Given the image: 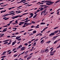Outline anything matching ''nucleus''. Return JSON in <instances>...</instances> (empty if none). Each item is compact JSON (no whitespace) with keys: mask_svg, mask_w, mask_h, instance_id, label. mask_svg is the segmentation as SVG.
I'll list each match as a JSON object with an SVG mask.
<instances>
[{"mask_svg":"<svg viewBox=\"0 0 60 60\" xmlns=\"http://www.w3.org/2000/svg\"><path fill=\"white\" fill-rule=\"evenodd\" d=\"M48 2V3H46V5H51V4H52L53 3H54V2H52L51 1H49V0H46L45 2L43 3H47Z\"/></svg>","mask_w":60,"mask_h":60,"instance_id":"nucleus-1","label":"nucleus"},{"mask_svg":"<svg viewBox=\"0 0 60 60\" xmlns=\"http://www.w3.org/2000/svg\"><path fill=\"white\" fill-rule=\"evenodd\" d=\"M10 40L9 39H8L6 40H4L3 41V42H5L4 43V44H7L8 42V41H9Z\"/></svg>","mask_w":60,"mask_h":60,"instance_id":"nucleus-2","label":"nucleus"},{"mask_svg":"<svg viewBox=\"0 0 60 60\" xmlns=\"http://www.w3.org/2000/svg\"><path fill=\"white\" fill-rule=\"evenodd\" d=\"M20 23H19V26H20L21 25H23L24 24V22H20Z\"/></svg>","mask_w":60,"mask_h":60,"instance_id":"nucleus-3","label":"nucleus"},{"mask_svg":"<svg viewBox=\"0 0 60 60\" xmlns=\"http://www.w3.org/2000/svg\"><path fill=\"white\" fill-rule=\"evenodd\" d=\"M55 34L54 33V32L53 33H51V34H49V36H51V35H55Z\"/></svg>","mask_w":60,"mask_h":60,"instance_id":"nucleus-4","label":"nucleus"},{"mask_svg":"<svg viewBox=\"0 0 60 60\" xmlns=\"http://www.w3.org/2000/svg\"><path fill=\"white\" fill-rule=\"evenodd\" d=\"M19 17V16H14L13 17L12 19H16V18H18Z\"/></svg>","mask_w":60,"mask_h":60,"instance_id":"nucleus-5","label":"nucleus"},{"mask_svg":"<svg viewBox=\"0 0 60 60\" xmlns=\"http://www.w3.org/2000/svg\"><path fill=\"white\" fill-rule=\"evenodd\" d=\"M31 56H29L27 58V60H29V59H30V58H31Z\"/></svg>","mask_w":60,"mask_h":60,"instance_id":"nucleus-6","label":"nucleus"},{"mask_svg":"<svg viewBox=\"0 0 60 60\" xmlns=\"http://www.w3.org/2000/svg\"><path fill=\"white\" fill-rule=\"evenodd\" d=\"M59 31L58 30H57L56 31H55L54 32V33L55 34H56V33H57Z\"/></svg>","mask_w":60,"mask_h":60,"instance_id":"nucleus-7","label":"nucleus"},{"mask_svg":"<svg viewBox=\"0 0 60 60\" xmlns=\"http://www.w3.org/2000/svg\"><path fill=\"white\" fill-rule=\"evenodd\" d=\"M20 37H21V36H17L16 37L15 39H16V40H17V39H19V38H20Z\"/></svg>","mask_w":60,"mask_h":60,"instance_id":"nucleus-8","label":"nucleus"},{"mask_svg":"<svg viewBox=\"0 0 60 60\" xmlns=\"http://www.w3.org/2000/svg\"><path fill=\"white\" fill-rule=\"evenodd\" d=\"M15 43H16V41H15L14 42H13L12 43V45H14L15 44Z\"/></svg>","mask_w":60,"mask_h":60,"instance_id":"nucleus-9","label":"nucleus"},{"mask_svg":"<svg viewBox=\"0 0 60 60\" xmlns=\"http://www.w3.org/2000/svg\"><path fill=\"white\" fill-rule=\"evenodd\" d=\"M21 49L20 50V51H22V50H24L25 49L23 47L21 48Z\"/></svg>","mask_w":60,"mask_h":60,"instance_id":"nucleus-10","label":"nucleus"},{"mask_svg":"<svg viewBox=\"0 0 60 60\" xmlns=\"http://www.w3.org/2000/svg\"><path fill=\"white\" fill-rule=\"evenodd\" d=\"M7 52V51H5L3 52V54H1V55H5L4 54H5Z\"/></svg>","mask_w":60,"mask_h":60,"instance_id":"nucleus-11","label":"nucleus"},{"mask_svg":"<svg viewBox=\"0 0 60 60\" xmlns=\"http://www.w3.org/2000/svg\"><path fill=\"white\" fill-rule=\"evenodd\" d=\"M28 56V55H25V56L24 57V58H27V56Z\"/></svg>","mask_w":60,"mask_h":60,"instance_id":"nucleus-12","label":"nucleus"},{"mask_svg":"<svg viewBox=\"0 0 60 60\" xmlns=\"http://www.w3.org/2000/svg\"><path fill=\"white\" fill-rule=\"evenodd\" d=\"M8 14H6L2 16V17H6V16H8Z\"/></svg>","mask_w":60,"mask_h":60,"instance_id":"nucleus-13","label":"nucleus"},{"mask_svg":"<svg viewBox=\"0 0 60 60\" xmlns=\"http://www.w3.org/2000/svg\"><path fill=\"white\" fill-rule=\"evenodd\" d=\"M45 22H41L40 23V25H45Z\"/></svg>","mask_w":60,"mask_h":60,"instance_id":"nucleus-14","label":"nucleus"},{"mask_svg":"<svg viewBox=\"0 0 60 60\" xmlns=\"http://www.w3.org/2000/svg\"><path fill=\"white\" fill-rule=\"evenodd\" d=\"M39 26V25H38L35 27V28H39V27L38 26Z\"/></svg>","mask_w":60,"mask_h":60,"instance_id":"nucleus-15","label":"nucleus"},{"mask_svg":"<svg viewBox=\"0 0 60 60\" xmlns=\"http://www.w3.org/2000/svg\"><path fill=\"white\" fill-rule=\"evenodd\" d=\"M6 11V10H5V11H2L1 12V13H2V12H5Z\"/></svg>","mask_w":60,"mask_h":60,"instance_id":"nucleus-16","label":"nucleus"},{"mask_svg":"<svg viewBox=\"0 0 60 60\" xmlns=\"http://www.w3.org/2000/svg\"><path fill=\"white\" fill-rule=\"evenodd\" d=\"M53 49H52L51 50V51L50 52V54H51L52 53H53V52H52V51H53Z\"/></svg>","mask_w":60,"mask_h":60,"instance_id":"nucleus-17","label":"nucleus"},{"mask_svg":"<svg viewBox=\"0 0 60 60\" xmlns=\"http://www.w3.org/2000/svg\"><path fill=\"white\" fill-rule=\"evenodd\" d=\"M60 1V0H58L57 1H56L55 2V4H56L57 3H58V2H59Z\"/></svg>","mask_w":60,"mask_h":60,"instance_id":"nucleus-18","label":"nucleus"},{"mask_svg":"<svg viewBox=\"0 0 60 60\" xmlns=\"http://www.w3.org/2000/svg\"><path fill=\"white\" fill-rule=\"evenodd\" d=\"M30 15H31V16L33 17V15H34V14L33 13H31L30 14Z\"/></svg>","mask_w":60,"mask_h":60,"instance_id":"nucleus-19","label":"nucleus"},{"mask_svg":"<svg viewBox=\"0 0 60 60\" xmlns=\"http://www.w3.org/2000/svg\"><path fill=\"white\" fill-rule=\"evenodd\" d=\"M36 42L34 43V44L33 45V46H36Z\"/></svg>","mask_w":60,"mask_h":60,"instance_id":"nucleus-20","label":"nucleus"},{"mask_svg":"<svg viewBox=\"0 0 60 60\" xmlns=\"http://www.w3.org/2000/svg\"><path fill=\"white\" fill-rule=\"evenodd\" d=\"M50 42H51V41H48L46 42V43H48V44L49 43H50Z\"/></svg>","mask_w":60,"mask_h":60,"instance_id":"nucleus-21","label":"nucleus"},{"mask_svg":"<svg viewBox=\"0 0 60 60\" xmlns=\"http://www.w3.org/2000/svg\"><path fill=\"white\" fill-rule=\"evenodd\" d=\"M42 12H43V13L44 12V14L45 12H46V10H44Z\"/></svg>","mask_w":60,"mask_h":60,"instance_id":"nucleus-22","label":"nucleus"},{"mask_svg":"<svg viewBox=\"0 0 60 60\" xmlns=\"http://www.w3.org/2000/svg\"><path fill=\"white\" fill-rule=\"evenodd\" d=\"M36 33V30L34 31L33 32V34H35Z\"/></svg>","mask_w":60,"mask_h":60,"instance_id":"nucleus-23","label":"nucleus"},{"mask_svg":"<svg viewBox=\"0 0 60 60\" xmlns=\"http://www.w3.org/2000/svg\"><path fill=\"white\" fill-rule=\"evenodd\" d=\"M46 51H48V52H49V49H46L45 50V52H46Z\"/></svg>","mask_w":60,"mask_h":60,"instance_id":"nucleus-24","label":"nucleus"},{"mask_svg":"<svg viewBox=\"0 0 60 60\" xmlns=\"http://www.w3.org/2000/svg\"><path fill=\"white\" fill-rule=\"evenodd\" d=\"M15 8V7H13L11 8H9V9H8V10H11V9H13V8Z\"/></svg>","mask_w":60,"mask_h":60,"instance_id":"nucleus-25","label":"nucleus"},{"mask_svg":"<svg viewBox=\"0 0 60 60\" xmlns=\"http://www.w3.org/2000/svg\"><path fill=\"white\" fill-rule=\"evenodd\" d=\"M58 36H59V35H58L57 36L53 37V38H56L57 37H58Z\"/></svg>","mask_w":60,"mask_h":60,"instance_id":"nucleus-26","label":"nucleus"},{"mask_svg":"<svg viewBox=\"0 0 60 60\" xmlns=\"http://www.w3.org/2000/svg\"><path fill=\"white\" fill-rule=\"evenodd\" d=\"M43 42H44V40L43 39L40 42L41 43H43Z\"/></svg>","mask_w":60,"mask_h":60,"instance_id":"nucleus-27","label":"nucleus"},{"mask_svg":"<svg viewBox=\"0 0 60 60\" xmlns=\"http://www.w3.org/2000/svg\"><path fill=\"white\" fill-rule=\"evenodd\" d=\"M41 53H44V51L43 50H42L41 51Z\"/></svg>","mask_w":60,"mask_h":60,"instance_id":"nucleus-28","label":"nucleus"},{"mask_svg":"<svg viewBox=\"0 0 60 60\" xmlns=\"http://www.w3.org/2000/svg\"><path fill=\"white\" fill-rule=\"evenodd\" d=\"M18 56V55L17 54H15V55H14V57H16L17 56Z\"/></svg>","mask_w":60,"mask_h":60,"instance_id":"nucleus-29","label":"nucleus"},{"mask_svg":"<svg viewBox=\"0 0 60 60\" xmlns=\"http://www.w3.org/2000/svg\"><path fill=\"white\" fill-rule=\"evenodd\" d=\"M22 47V45H20L18 47V48H21Z\"/></svg>","mask_w":60,"mask_h":60,"instance_id":"nucleus-30","label":"nucleus"},{"mask_svg":"<svg viewBox=\"0 0 60 60\" xmlns=\"http://www.w3.org/2000/svg\"><path fill=\"white\" fill-rule=\"evenodd\" d=\"M58 28V26H57L54 29V30H55V29H57V28Z\"/></svg>","mask_w":60,"mask_h":60,"instance_id":"nucleus-31","label":"nucleus"},{"mask_svg":"<svg viewBox=\"0 0 60 60\" xmlns=\"http://www.w3.org/2000/svg\"><path fill=\"white\" fill-rule=\"evenodd\" d=\"M24 45H26V46H27V45H28V43H26L24 44Z\"/></svg>","mask_w":60,"mask_h":60,"instance_id":"nucleus-32","label":"nucleus"},{"mask_svg":"<svg viewBox=\"0 0 60 60\" xmlns=\"http://www.w3.org/2000/svg\"><path fill=\"white\" fill-rule=\"evenodd\" d=\"M46 2V1L44 0V1H41V2L42 3H44V2Z\"/></svg>","mask_w":60,"mask_h":60,"instance_id":"nucleus-33","label":"nucleus"},{"mask_svg":"<svg viewBox=\"0 0 60 60\" xmlns=\"http://www.w3.org/2000/svg\"><path fill=\"white\" fill-rule=\"evenodd\" d=\"M57 42V41H55L54 42V44H55L56 43V42Z\"/></svg>","mask_w":60,"mask_h":60,"instance_id":"nucleus-34","label":"nucleus"},{"mask_svg":"<svg viewBox=\"0 0 60 60\" xmlns=\"http://www.w3.org/2000/svg\"><path fill=\"white\" fill-rule=\"evenodd\" d=\"M6 57V56H2V57H1V58H4V57Z\"/></svg>","mask_w":60,"mask_h":60,"instance_id":"nucleus-35","label":"nucleus"},{"mask_svg":"<svg viewBox=\"0 0 60 60\" xmlns=\"http://www.w3.org/2000/svg\"><path fill=\"white\" fill-rule=\"evenodd\" d=\"M21 1H20V2H19V3H22V2H24V1L23 0H21Z\"/></svg>","mask_w":60,"mask_h":60,"instance_id":"nucleus-36","label":"nucleus"},{"mask_svg":"<svg viewBox=\"0 0 60 60\" xmlns=\"http://www.w3.org/2000/svg\"><path fill=\"white\" fill-rule=\"evenodd\" d=\"M31 22L32 23H33V24H35L36 23L34 22L33 21H31Z\"/></svg>","mask_w":60,"mask_h":60,"instance_id":"nucleus-37","label":"nucleus"},{"mask_svg":"<svg viewBox=\"0 0 60 60\" xmlns=\"http://www.w3.org/2000/svg\"><path fill=\"white\" fill-rule=\"evenodd\" d=\"M17 16H18V17H22L23 16V15H17Z\"/></svg>","mask_w":60,"mask_h":60,"instance_id":"nucleus-38","label":"nucleus"},{"mask_svg":"<svg viewBox=\"0 0 60 60\" xmlns=\"http://www.w3.org/2000/svg\"><path fill=\"white\" fill-rule=\"evenodd\" d=\"M15 22V24H18V20H16Z\"/></svg>","mask_w":60,"mask_h":60,"instance_id":"nucleus-39","label":"nucleus"},{"mask_svg":"<svg viewBox=\"0 0 60 60\" xmlns=\"http://www.w3.org/2000/svg\"><path fill=\"white\" fill-rule=\"evenodd\" d=\"M43 9V8H41V9L40 10V11H42Z\"/></svg>","mask_w":60,"mask_h":60,"instance_id":"nucleus-40","label":"nucleus"},{"mask_svg":"<svg viewBox=\"0 0 60 60\" xmlns=\"http://www.w3.org/2000/svg\"><path fill=\"white\" fill-rule=\"evenodd\" d=\"M17 40H18V41H21V38H20L19 39H17Z\"/></svg>","mask_w":60,"mask_h":60,"instance_id":"nucleus-41","label":"nucleus"},{"mask_svg":"<svg viewBox=\"0 0 60 60\" xmlns=\"http://www.w3.org/2000/svg\"><path fill=\"white\" fill-rule=\"evenodd\" d=\"M33 30V29H31L30 30H28V32H29V31H32V30Z\"/></svg>","mask_w":60,"mask_h":60,"instance_id":"nucleus-42","label":"nucleus"},{"mask_svg":"<svg viewBox=\"0 0 60 60\" xmlns=\"http://www.w3.org/2000/svg\"><path fill=\"white\" fill-rule=\"evenodd\" d=\"M40 11V10H38L36 12H39V11Z\"/></svg>","mask_w":60,"mask_h":60,"instance_id":"nucleus-43","label":"nucleus"},{"mask_svg":"<svg viewBox=\"0 0 60 60\" xmlns=\"http://www.w3.org/2000/svg\"><path fill=\"white\" fill-rule=\"evenodd\" d=\"M11 51V50L10 49L8 51H7V53H8V52H10V51Z\"/></svg>","mask_w":60,"mask_h":60,"instance_id":"nucleus-44","label":"nucleus"},{"mask_svg":"<svg viewBox=\"0 0 60 60\" xmlns=\"http://www.w3.org/2000/svg\"><path fill=\"white\" fill-rule=\"evenodd\" d=\"M60 47V45L56 48L57 49H58V48H59Z\"/></svg>","mask_w":60,"mask_h":60,"instance_id":"nucleus-45","label":"nucleus"},{"mask_svg":"<svg viewBox=\"0 0 60 60\" xmlns=\"http://www.w3.org/2000/svg\"><path fill=\"white\" fill-rule=\"evenodd\" d=\"M16 48H14L13 49V50H12V51H14V50H16Z\"/></svg>","mask_w":60,"mask_h":60,"instance_id":"nucleus-46","label":"nucleus"},{"mask_svg":"<svg viewBox=\"0 0 60 60\" xmlns=\"http://www.w3.org/2000/svg\"><path fill=\"white\" fill-rule=\"evenodd\" d=\"M26 26V25H24L22 27L23 28V27H25Z\"/></svg>","mask_w":60,"mask_h":60,"instance_id":"nucleus-47","label":"nucleus"},{"mask_svg":"<svg viewBox=\"0 0 60 60\" xmlns=\"http://www.w3.org/2000/svg\"><path fill=\"white\" fill-rule=\"evenodd\" d=\"M54 55V54L53 53H52V54H50V55H51V56H52V55Z\"/></svg>","mask_w":60,"mask_h":60,"instance_id":"nucleus-48","label":"nucleus"},{"mask_svg":"<svg viewBox=\"0 0 60 60\" xmlns=\"http://www.w3.org/2000/svg\"><path fill=\"white\" fill-rule=\"evenodd\" d=\"M33 34L32 33H31L30 34H29V35L31 36L32 35H33Z\"/></svg>","mask_w":60,"mask_h":60,"instance_id":"nucleus-49","label":"nucleus"},{"mask_svg":"<svg viewBox=\"0 0 60 60\" xmlns=\"http://www.w3.org/2000/svg\"><path fill=\"white\" fill-rule=\"evenodd\" d=\"M6 31H7V30H3V31L4 32H6Z\"/></svg>","mask_w":60,"mask_h":60,"instance_id":"nucleus-50","label":"nucleus"},{"mask_svg":"<svg viewBox=\"0 0 60 60\" xmlns=\"http://www.w3.org/2000/svg\"><path fill=\"white\" fill-rule=\"evenodd\" d=\"M28 14V13H25L23 14V15H26V14Z\"/></svg>","mask_w":60,"mask_h":60,"instance_id":"nucleus-51","label":"nucleus"},{"mask_svg":"<svg viewBox=\"0 0 60 60\" xmlns=\"http://www.w3.org/2000/svg\"><path fill=\"white\" fill-rule=\"evenodd\" d=\"M19 34V33H18L16 32L15 33V34Z\"/></svg>","mask_w":60,"mask_h":60,"instance_id":"nucleus-52","label":"nucleus"},{"mask_svg":"<svg viewBox=\"0 0 60 60\" xmlns=\"http://www.w3.org/2000/svg\"><path fill=\"white\" fill-rule=\"evenodd\" d=\"M11 51L8 53V54H11Z\"/></svg>","mask_w":60,"mask_h":60,"instance_id":"nucleus-53","label":"nucleus"},{"mask_svg":"<svg viewBox=\"0 0 60 60\" xmlns=\"http://www.w3.org/2000/svg\"><path fill=\"white\" fill-rule=\"evenodd\" d=\"M43 12L42 11L41 12V15H42V14H43Z\"/></svg>","mask_w":60,"mask_h":60,"instance_id":"nucleus-54","label":"nucleus"},{"mask_svg":"<svg viewBox=\"0 0 60 60\" xmlns=\"http://www.w3.org/2000/svg\"><path fill=\"white\" fill-rule=\"evenodd\" d=\"M24 22V23H25V22H28V21L27 20H26L24 22Z\"/></svg>","mask_w":60,"mask_h":60,"instance_id":"nucleus-55","label":"nucleus"},{"mask_svg":"<svg viewBox=\"0 0 60 60\" xmlns=\"http://www.w3.org/2000/svg\"><path fill=\"white\" fill-rule=\"evenodd\" d=\"M38 40H39L38 39H36L35 40V41H38Z\"/></svg>","mask_w":60,"mask_h":60,"instance_id":"nucleus-56","label":"nucleus"},{"mask_svg":"<svg viewBox=\"0 0 60 60\" xmlns=\"http://www.w3.org/2000/svg\"><path fill=\"white\" fill-rule=\"evenodd\" d=\"M28 19V17L26 19H25V20H27Z\"/></svg>","mask_w":60,"mask_h":60,"instance_id":"nucleus-57","label":"nucleus"},{"mask_svg":"<svg viewBox=\"0 0 60 60\" xmlns=\"http://www.w3.org/2000/svg\"><path fill=\"white\" fill-rule=\"evenodd\" d=\"M34 26L33 25L31 26V28H33Z\"/></svg>","mask_w":60,"mask_h":60,"instance_id":"nucleus-58","label":"nucleus"},{"mask_svg":"<svg viewBox=\"0 0 60 60\" xmlns=\"http://www.w3.org/2000/svg\"><path fill=\"white\" fill-rule=\"evenodd\" d=\"M38 60H41V58H39L38 59Z\"/></svg>","mask_w":60,"mask_h":60,"instance_id":"nucleus-59","label":"nucleus"},{"mask_svg":"<svg viewBox=\"0 0 60 60\" xmlns=\"http://www.w3.org/2000/svg\"><path fill=\"white\" fill-rule=\"evenodd\" d=\"M7 37H8V38H10V37H11V36H7Z\"/></svg>","mask_w":60,"mask_h":60,"instance_id":"nucleus-60","label":"nucleus"},{"mask_svg":"<svg viewBox=\"0 0 60 60\" xmlns=\"http://www.w3.org/2000/svg\"><path fill=\"white\" fill-rule=\"evenodd\" d=\"M20 43V41H19L17 43V44H19Z\"/></svg>","mask_w":60,"mask_h":60,"instance_id":"nucleus-61","label":"nucleus"},{"mask_svg":"<svg viewBox=\"0 0 60 60\" xmlns=\"http://www.w3.org/2000/svg\"><path fill=\"white\" fill-rule=\"evenodd\" d=\"M31 43V41H29L28 42V43H29V44H30V43Z\"/></svg>","mask_w":60,"mask_h":60,"instance_id":"nucleus-62","label":"nucleus"},{"mask_svg":"<svg viewBox=\"0 0 60 60\" xmlns=\"http://www.w3.org/2000/svg\"><path fill=\"white\" fill-rule=\"evenodd\" d=\"M9 19V18H8L5 19L4 20H7V19Z\"/></svg>","mask_w":60,"mask_h":60,"instance_id":"nucleus-63","label":"nucleus"},{"mask_svg":"<svg viewBox=\"0 0 60 60\" xmlns=\"http://www.w3.org/2000/svg\"><path fill=\"white\" fill-rule=\"evenodd\" d=\"M55 12H52L51 13V14H53Z\"/></svg>","mask_w":60,"mask_h":60,"instance_id":"nucleus-64","label":"nucleus"}]
</instances>
